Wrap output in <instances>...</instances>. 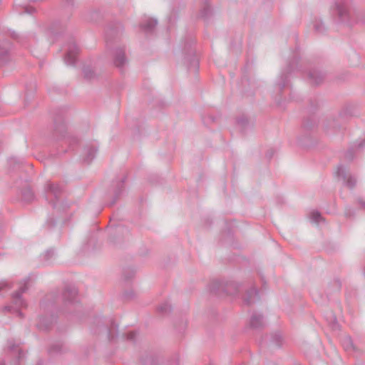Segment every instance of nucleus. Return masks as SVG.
Segmentation results:
<instances>
[{
  "label": "nucleus",
  "mask_w": 365,
  "mask_h": 365,
  "mask_svg": "<svg viewBox=\"0 0 365 365\" xmlns=\"http://www.w3.org/2000/svg\"><path fill=\"white\" fill-rule=\"evenodd\" d=\"M29 281L30 277H27L20 282L18 291L12 294V304L5 306L4 307V311L16 314L19 317H23V314L20 309L26 307L27 303L22 298V294L28 290Z\"/></svg>",
  "instance_id": "nucleus-1"
},
{
  "label": "nucleus",
  "mask_w": 365,
  "mask_h": 365,
  "mask_svg": "<svg viewBox=\"0 0 365 365\" xmlns=\"http://www.w3.org/2000/svg\"><path fill=\"white\" fill-rule=\"evenodd\" d=\"M78 291L75 286L68 285L66 286L61 296H56V294H51L47 295L46 298L41 302V307L45 309L46 307H53L56 304L59 299L62 300L65 303H75L77 302Z\"/></svg>",
  "instance_id": "nucleus-2"
},
{
  "label": "nucleus",
  "mask_w": 365,
  "mask_h": 365,
  "mask_svg": "<svg viewBox=\"0 0 365 365\" xmlns=\"http://www.w3.org/2000/svg\"><path fill=\"white\" fill-rule=\"evenodd\" d=\"M331 10L333 16L341 23L351 25L358 20L344 0H335Z\"/></svg>",
  "instance_id": "nucleus-3"
},
{
  "label": "nucleus",
  "mask_w": 365,
  "mask_h": 365,
  "mask_svg": "<svg viewBox=\"0 0 365 365\" xmlns=\"http://www.w3.org/2000/svg\"><path fill=\"white\" fill-rule=\"evenodd\" d=\"M45 197L48 202L53 207L57 208L63 202V188L58 184L48 182L44 187Z\"/></svg>",
  "instance_id": "nucleus-4"
},
{
  "label": "nucleus",
  "mask_w": 365,
  "mask_h": 365,
  "mask_svg": "<svg viewBox=\"0 0 365 365\" xmlns=\"http://www.w3.org/2000/svg\"><path fill=\"white\" fill-rule=\"evenodd\" d=\"M241 285L238 283L230 281V282H213L210 287V291L215 294L222 296L223 293L227 295L237 296L240 292Z\"/></svg>",
  "instance_id": "nucleus-5"
},
{
  "label": "nucleus",
  "mask_w": 365,
  "mask_h": 365,
  "mask_svg": "<svg viewBox=\"0 0 365 365\" xmlns=\"http://www.w3.org/2000/svg\"><path fill=\"white\" fill-rule=\"evenodd\" d=\"M80 52V48L74 41H71L68 45L67 51L64 56V62L68 66H75L77 56Z\"/></svg>",
  "instance_id": "nucleus-6"
},
{
  "label": "nucleus",
  "mask_w": 365,
  "mask_h": 365,
  "mask_svg": "<svg viewBox=\"0 0 365 365\" xmlns=\"http://www.w3.org/2000/svg\"><path fill=\"white\" fill-rule=\"evenodd\" d=\"M336 175L341 179L344 185L350 189H353L356 184V179L351 175H347L346 169L343 165H339L336 170Z\"/></svg>",
  "instance_id": "nucleus-7"
},
{
  "label": "nucleus",
  "mask_w": 365,
  "mask_h": 365,
  "mask_svg": "<svg viewBox=\"0 0 365 365\" xmlns=\"http://www.w3.org/2000/svg\"><path fill=\"white\" fill-rule=\"evenodd\" d=\"M295 63H289L287 66V70L284 72H282L279 76V78L277 81V86L280 91H282L285 87L289 85V75L294 70Z\"/></svg>",
  "instance_id": "nucleus-8"
},
{
  "label": "nucleus",
  "mask_w": 365,
  "mask_h": 365,
  "mask_svg": "<svg viewBox=\"0 0 365 365\" xmlns=\"http://www.w3.org/2000/svg\"><path fill=\"white\" fill-rule=\"evenodd\" d=\"M114 65L122 70L127 62L125 51L122 48H116L113 51Z\"/></svg>",
  "instance_id": "nucleus-9"
},
{
  "label": "nucleus",
  "mask_w": 365,
  "mask_h": 365,
  "mask_svg": "<svg viewBox=\"0 0 365 365\" xmlns=\"http://www.w3.org/2000/svg\"><path fill=\"white\" fill-rule=\"evenodd\" d=\"M11 43L5 40L0 43V64L6 63L10 58Z\"/></svg>",
  "instance_id": "nucleus-10"
},
{
  "label": "nucleus",
  "mask_w": 365,
  "mask_h": 365,
  "mask_svg": "<svg viewBox=\"0 0 365 365\" xmlns=\"http://www.w3.org/2000/svg\"><path fill=\"white\" fill-rule=\"evenodd\" d=\"M307 78L310 83L314 85H319L324 81L325 78V74L319 70L312 69L308 71Z\"/></svg>",
  "instance_id": "nucleus-11"
},
{
  "label": "nucleus",
  "mask_w": 365,
  "mask_h": 365,
  "mask_svg": "<svg viewBox=\"0 0 365 365\" xmlns=\"http://www.w3.org/2000/svg\"><path fill=\"white\" fill-rule=\"evenodd\" d=\"M259 299V292L255 287L249 289L243 298V302L247 305H250Z\"/></svg>",
  "instance_id": "nucleus-12"
},
{
  "label": "nucleus",
  "mask_w": 365,
  "mask_h": 365,
  "mask_svg": "<svg viewBox=\"0 0 365 365\" xmlns=\"http://www.w3.org/2000/svg\"><path fill=\"white\" fill-rule=\"evenodd\" d=\"M158 21L156 19L146 18L140 24V28L146 34L152 33L155 28Z\"/></svg>",
  "instance_id": "nucleus-13"
},
{
  "label": "nucleus",
  "mask_w": 365,
  "mask_h": 365,
  "mask_svg": "<svg viewBox=\"0 0 365 365\" xmlns=\"http://www.w3.org/2000/svg\"><path fill=\"white\" fill-rule=\"evenodd\" d=\"M250 327L253 329L261 328L264 325L263 316L257 312H254L250 317Z\"/></svg>",
  "instance_id": "nucleus-14"
},
{
  "label": "nucleus",
  "mask_w": 365,
  "mask_h": 365,
  "mask_svg": "<svg viewBox=\"0 0 365 365\" xmlns=\"http://www.w3.org/2000/svg\"><path fill=\"white\" fill-rule=\"evenodd\" d=\"M85 156L83 157V163L89 164L94 159L97 148L95 146L86 147L85 148Z\"/></svg>",
  "instance_id": "nucleus-15"
},
{
  "label": "nucleus",
  "mask_w": 365,
  "mask_h": 365,
  "mask_svg": "<svg viewBox=\"0 0 365 365\" xmlns=\"http://www.w3.org/2000/svg\"><path fill=\"white\" fill-rule=\"evenodd\" d=\"M40 258L45 265L53 264L57 258V252H42Z\"/></svg>",
  "instance_id": "nucleus-16"
},
{
  "label": "nucleus",
  "mask_w": 365,
  "mask_h": 365,
  "mask_svg": "<svg viewBox=\"0 0 365 365\" xmlns=\"http://www.w3.org/2000/svg\"><path fill=\"white\" fill-rule=\"evenodd\" d=\"M125 180V178H123L120 181L118 182L115 185V189L114 190V198L109 204V206L113 205L117 201L118 198L120 196L123 191L124 182Z\"/></svg>",
  "instance_id": "nucleus-17"
},
{
  "label": "nucleus",
  "mask_w": 365,
  "mask_h": 365,
  "mask_svg": "<svg viewBox=\"0 0 365 365\" xmlns=\"http://www.w3.org/2000/svg\"><path fill=\"white\" fill-rule=\"evenodd\" d=\"M35 199V195L29 187H26L21 190V200L26 203H30Z\"/></svg>",
  "instance_id": "nucleus-18"
},
{
  "label": "nucleus",
  "mask_w": 365,
  "mask_h": 365,
  "mask_svg": "<svg viewBox=\"0 0 365 365\" xmlns=\"http://www.w3.org/2000/svg\"><path fill=\"white\" fill-rule=\"evenodd\" d=\"M55 319L53 317L48 318H40L39 322L37 324V327L41 330H47L50 328L51 325L54 322Z\"/></svg>",
  "instance_id": "nucleus-19"
},
{
  "label": "nucleus",
  "mask_w": 365,
  "mask_h": 365,
  "mask_svg": "<svg viewBox=\"0 0 365 365\" xmlns=\"http://www.w3.org/2000/svg\"><path fill=\"white\" fill-rule=\"evenodd\" d=\"M8 349L12 355H16L18 360H20L24 356V354L12 341H9Z\"/></svg>",
  "instance_id": "nucleus-20"
},
{
  "label": "nucleus",
  "mask_w": 365,
  "mask_h": 365,
  "mask_svg": "<svg viewBox=\"0 0 365 365\" xmlns=\"http://www.w3.org/2000/svg\"><path fill=\"white\" fill-rule=\"evenodd\" d=\"M63 350V344L61 341H56L53 344H52L49 349L48 352L50 354H56L61 353Z\"/></svg>",
  "instance_id": "nucleus-21"
},
{
  "label": "nucleus",
  "mask_w": 365,
  "mask_h": 365,
  "mask_svg": "<svg viewBox=\"0 0 365 365\" xmlns=\"http://www.w3.org/2000/svg\"><path fill=\"white\" fill-rule=\"evenodd\" d=\"M310 219L312 222L319 223L321 222H325L324 218L322 216L319 211L314 210L310 213Z\"/></svg>",
  "instance_id": "nucleus-22"
},
{
  "label": "nucleus",
  "mask_w": 365,
  "mask_h": 365,
  "mask_svg": "<svg viewBox=\"0 0 365 365\" xmlns=\"http://www.w3.org/2000/svg\"><path fill=\"white\" fill-rule=\"evenodd\" d=\"M342 345L346 351H351L354 349L353 341L350 336H346L342 341Z\"/></svg>",
  "instance_id": "nucleus-23"
},
{
  "label": "nucleus",
  "mask_w": 365,
  "mask_h": 365,
  "mask_svg": "<svg viewBox=\"0 0 365 365\" xmlns=\"http://www.w3.org/2000/svg\"><path fill=\"white\" fill-rule=\"evenodd\" d=\"M84 78L87 80L93 79L96 77V73L93 70L89 67H85L83 70Z\"/></svg>",
  "instance_id": "nucleus-24"
},
{
  "label": "nucleus",
  "mask_w": 365,
  "mask_h": 365,
  "mask_svg": "<svg viewBox=\"0 0 365 365\" xmlns=\"http://www.w3.org/2000/svg\"><path fill=\"white\" fill-rule=\"evenodd\" d=\"M314 29L319 34H322L325 31V26L323 22L319 20H316L314 22Z\"/></svg>",
  "instance_id": "nucleus-25"
},
{
  "label": "nucleus",
  "mask_w": 365,
  "mask_h": 365,
  "mask_svg": "<svg viewBox=\"0 0 365 365\" xmlns=\"http://www.w3.org/2000/svg\"><path fill=\"white\" fill-rule=\"evenodd\" d=\"M66 143L69 145L70 148H72L74 145L78 143V139L75 136H68L65 138Z\"/></svg>",
  "instance_id": "nucleus-26"
},
{
  "label": "nucleus",
  "mask_w": 365,
  "mask_h": 365,
  "mask_svg": "<svg viewBox=\"0 0 365 365\" xmlns=\"http://www.w3.org/2000/svg\"><path fill=\"white\" fill-rule=\"evenodd\" d=\"M211 14V9L208 4H206L205 7L200 11V16L202 18H207Z\"/></svg>",
  "instance_id": "nucleus-27"
},
{
  "label": "nucleus",
  "mask_w": 365,
  "mask_h": 365,
  "mask_svg": "<svg viewBox=\"0 0 365 365\" xmlns=\"http://www.w3.org/2000/svg\"><path fill=\"white\" fill-rule=\"evenodd\" d=\"M272 340L273 343H274L277 346H279L282 341V336L279 333H275L272 337Z\"/></svg>",
  "instance_id": "nucleus-28"
},
{
  "label": "nucleus",
  "mask_w": 365,
  "mask_h": 365,
  "mask_svg": "<svg viewBox=\"0 0 365 365\" xmlns=\"http://www.w3.org/2000/svg\"><path fill=\"white\" fill-rule=\"evenodd\" d=\"M55 123V130L56 132H64L66 131V125L64 123H61L59 125H58V119L55 118L54 120Z\"/></svg>",
  "instance_id": "nucleus-29"
},
{
  "label": "nucleus",
  "mask_w": 365,
  "mask_h": 365,
  "mask_svg": "<svg viewBox=\"0 0 365 365\" xmlns=\"http://www.w3.org/2000/svg\"><path fill=\"white\" fill-rule=\"evenodd\" d=\"M158 309L162 313H165L170 310V305L165 302L159 306Z\"/></svg>",
  "instance_id": "nucleus-30"
},
{
  "label": "nucleus",
  "mask_w": 365,
  "mask_h": 365,
  "mask_svg": "<svg viewBox=\"0 0 365 365\" xmlns=\"http://www.w3.org/2000/svg\"><path fill=\"white\" fill-rule=\"evenodd\" d=\"M354 149L350 148L345 153L344 158L348 160H352L354 158Z\"/></svg>",
  "instance_id": "nucleus-31"
},
{
  "label": "nucleus",
  "mask_w": 365,
  "mask_h": 365,
  "mask_svg": "<svg viewBox=\"0 0 365 365\" xmlns=\"http://www.w3.org/2000/svg\"><path fill=\"white\" fill-rule=\"evenodd\" d=\"M344 215H345L346 217H351L354 216V211L353 210V209L351 207H346L345 209V211H344Z\"/></svg>",
  "instance_id": "nucleus-32"
},
{
  "label": "nucleus",
  "mask_w": 365,
  "mask_h": 365,
  "mask_svg": "<svg viewBox=\"0 0 365 365\" xmlns=\"http://www.w3.org/2000/svg\"><path fill=\"white\" fill-rule=\"evenodd\" d=\"M136 336H137L136 331H129L127 334V339H128L130 341H133L135 339V338L136 337Z\"/></svg>",
  "instance_id": "nucleus-33"
},
{
  "label": "nucleus",
  "mask_w": 365,
  "mask_h": 365,
  "mask_svg": "<svg viewBox=\"0 0 365 365\" xmlns=\"http://www.w3.org/2000/svg\"><path fill=\"white\" fill-rule=\"evenodd\" d=\"M56 225V220L53 218H50L46 222V226L48 229L53 227Z\"/></svg>",
  "instance_id": "nucleus-34"
},
{
  "label": "nucleus",
  "mask_w": 365,
  "mask_h": 365,
  "mask_svg": "<svg viewBox=\"0 0 365 365\" xmlns=\"http://www.w3.org/2000/svg\"><path fill=\"white\" fill-rule=\"evenodd\" d=\"M237 123L242 126L245 125L247 123V119L246 117H240L237 119Z\"/></svg>",
  "instance_id": "nucleus-35"
},
{
  "label": "nucleus",
  "mask_w": 365,
  "mask_h": 365,
  "mask_svg": "<svg viewBox=\"0 0 365 365\" xmlns=\"http://www.w3.org/2000/svg\"><path fill=\"white\" fill-rule=\"evenodd\" d=\"M333 286L334 287L336 291H339L341 286L340 281L339 279H335L333 282Z\"/></svg>",
  "instance_id": "nucleus-36"
},
{
  "label": "nucleus",
  "mask_w": 365,
  "mask_h": 365,
  "mask_svg": "<svg viewBox=\"0 0 365 365\" xmlns=\"http://www.w3.org/2000/svg\"><path fill=\"white\" fill-rule=\"evenodd\" d=\"M24 13L32 14L35 11V9L31 6H25L24 7Z\"/></svg>",
  "instance_id": "nucleus-37"
},
{
  "label": "nucleus",
  "mask_w": 365,
  "mask_h": 365,
  "mask_svg": "<svg viewBox=\"0 0 365 365\" xmlns=\"http://www.w3.org/2000/svg\"><path fill=\"white\" fill-rule=\"evenodd\" d=\"M96 242V237L93 235L91 237V239L89 240V241L87 242L88 243V247L87 249H89V247L91 246H92L93 245H94Z\"/></svg>",
  "instance_id": "nucleus-38"
},
{
  "label": "nucleus",
  "mask_w": 365,
  "mask_h": 365,
  "mask_svg": "<svg viewBox=\"0 0 365 365\" xmlns=\"http://www.w3.org/2000/svg\"><path fill=\"white\" fill-rule=\"evenodd\" d=\"M274 152L273 150H268L267 153H266V156L267 158L270 159L274 155Z\"/></svg>",
  "instance_id": "nucleus-39"
},
{
  "label": "nucleus",
  "mask_w": 365,
  "mask_h": 365,
  "mask_svg": "<svg viewBox=\"0 0 365 365\" xmlns=\"http://www.w3.org/2000/svg\"><path fill=\"white\" fill-rule=\"evenodd\" d=\"M133 295L134 294H133V292H128L125 293L124 297L126 299H131L133 297Z\"/></svg>",
  "instance_id": "nucleus-40"
},
{
  "label": "nucleus",
  "mask_w": 365,
  "mask_h": 365,
  "mask_svg": "<svg viewBox=\"0 0 365 365\" xmlns=\"http://www.w3.org/2000/svg\"><path fill=\"white\" fill-rule=\"evenodd\" d=\"M358 203L362 208H365V201H364L362 199H359Z\"/></svg>",
  "instance_id": "nucleus-41"
},
{
  "label": "nucleus",
  "mask_w": 365,
  "mask_h": 365,
  "mask_svg": "<svg viewBox=\"0 0 365 365\" xmlns=\"http://www.w3.org/2000/svg\"><path fill=\"white\" fill-rule=\"evenodd\" d=\"M108 337L109 340H112L114 338V336L112 334L110 329L108 331Z\"/></svg>",
  "instance_id": "nucleus-42"
},
{
  "label": "nucleus",
  "mask_w": 365,
  "mask_h": 365,
  "mask_svg": "<svg viewBox=\"0 0 365 365\" xmlns=\"http://www.w3.org/2000/svg\"><path fill=\"white\" fill-rule=\"evenodd\" d=\"M365 145V140H364L363 141H361L360 143H359L356 147L357 148H362L364 147V145Z\"/></svg>",
  "instance_id": "nucleus-43"
},
{
  "label": "nucleus",
  "mask_w": 365,
  "mask_h": 365,
  "mask_svg": "<svg viewBox=\"0 0 365 365\" xmlns=\"http://www.w3.org/2000/svg\"><path fill=\"white\" fill-rule=\"evenodd\" d=\"M9 164L11 165V164H13V163L16 162V158H11L9 160Z\"/></svg>",
  "instance_id": "nucleus-44"
},
{
  "label": "nucleus",
  "mask_w": 365,
  "mask_h": 365,
  "mask_svg": "<svg viewBox=\"0 0 365 365\" xmlns=\"http://www.w3.org/2000/svg\"><path fill=\"white\" fill-rule=\"evenodd\" d=\"M7 287V284L6 282H4V283H1L0 284V291L3 289H4L5 287Z\"/></svg>",
  "instance_id": "nucleus-45"
},
{
  "label": "nucleus",
  "mask_w": 365,
  "mask_h": 365,
  "mask_svg": "<svg viewBox=\"0 0 365 365\" xmlns=\"http://www.w3.org/2000/svg\"><path fill=\"white\" fill-rule=\"evenodd\" d=\"M303 125H304V126L305 128H309V123H308L307 122H304Z\"/></svg>",
  "instance_id": "nucleus-46"
},
{
  "label": "nucleus",
  "mask_w": 365,
  "mask_h": 365,
  "mask_svg": "<svg viewBox=\"0 0 365 365\" xmlns=\"http://www.w3.org/2000/svg\"><path fill=\"white\" fill-rule=\"evenodd\" d=\"M66 2L69 3L70 1H71V0H65Z\"/></svg>",
  "instance_id": "nucleus-47"
},
{
  "label": "nucleus",
  "mask_w": 365,
  "mask_h": 365,
  "mask_svg": "<svg viewBox=\"0 0 365 365\" xmlns=\"http://www.w3.org/2000/svg\"><path fill=\"white\" fill-rule=\"evenodd\" d=\"M0 365H5V363L2 362V363L0 364Z\"/></svg>",
  "instance_id": "nucleus-48"
},
{
  "label": "nucleus",
  "mask_w": 365,
  "mask_h": 365,
  "mask_svg": "<svg viewBox=\"0 0 365 365\" xmlns=\"http://www.w3.org/2000/svg\"><path fill=\"white\" fill-rule=\"evenodd\" d=\"M115 326H114V324H113L111 329H115Z\"/></svg>",
  "instance_id": "nucleus-49"
}]
</instances>
